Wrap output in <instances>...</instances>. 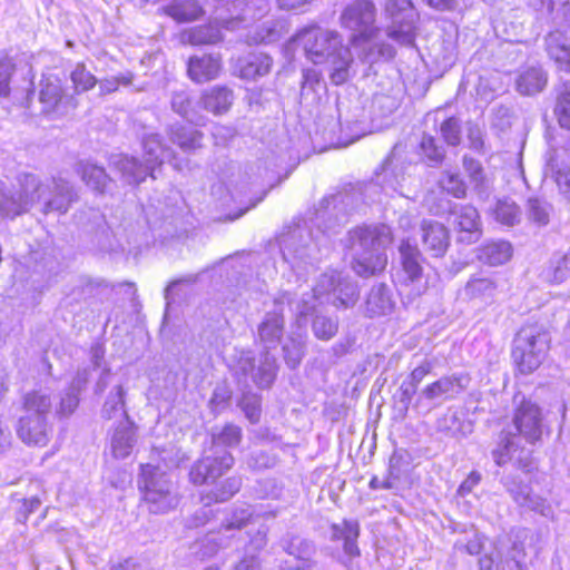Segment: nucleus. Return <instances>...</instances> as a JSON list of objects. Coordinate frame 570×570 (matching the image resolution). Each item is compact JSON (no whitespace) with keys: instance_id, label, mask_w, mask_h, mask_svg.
I'll return each mask as SVG.
<instances>
[{"instance_id":"cd10ccee","label":"nucleus","mask_w":570,"mask_h":570,"mask_svg":"<svg viewBox=\"0 0 570 570\" xmlns=\"http://www.w3.org/2000/svg\"><path fill=\"white\" fill-rule=\"evenodd\" d=\"M219 69V60L213 56L191 57L188 62V75L196 82L214 79Z\"/></svg>"},{"instance_id":"412c9836","label":"nucleus","mask_w":570,"mask_h":570,"mask_svg":"<svg viewBox=\"0 0 570 570\" xmlns=\"http://www.w3.org/2000/svg\"><path fill=\"white\" fill-rule=\"evenodd\" d=\"M567 159L570 160V139L566 147L561 151H554L548 161L560 193L570 200V167L566 164Z\"/></svg>"},{"instance_id":"f704fd0d","label":"nucleus","mask_w":570,"mask_h":570,"mask_svg":"<svg viewBox=\"0 0 570 570\" xmlns=\"http://www.w3.org/2000/svg\"><path fill=\"white\" fill-rule=\"evenodd\" d=\"M170 139L184 151H190L200 147L203 135L190 127L180 125L171 126L169 129Z\"/></svg>"},{"instance_id":"ea45409f","label":"nucleus","mask_w":570,"mask_h":570,"mask_svg":"<svg viewBox=\"0 0 570 570\" xmlns=\"http://www.w3.org/2000/svg\"><path fill=\"white\" fill-rule=\"evenodd\" d=\"M282 547L286 553L304 563L311 561L316 550L312 541L299 537L284 539Z\"/></svg>"},{"instance_id":"39448f33","label":"nucleus","mask_w":570,"mask_h":570,"mask_svg":"<svg viewBox=\"0 0 570 570\" xmlns=\"http://www.w3.org/2000/svg\"><path fill=\"white\" fill-rule=\"evenodd\" d=\"M23 411L16 428L18 438L29 446H46L53 433L50 421L51 394L42 390L27 393L23 397Z\"/></svg>"},{"instance_id":"6e6552de","label":"nucleus","mask_w":570,"mask_h":570,"mask_svg":"<svg viewBox=\"0 0 570 570\" xmlns=\"http://www.w3.org/2000/svg\"><path fill=\"white\" fill-rule=\"evenodd\" d=\"M271 0H219L217 21L230 31L245 29L269 11Z\"/></svg>"},{"instance_id":"ddd939ff","label":"nucleus","mask_w":570,"mask_h":570,"mask_svg":"<svg viewBox=\"0 0 570 570\" xmlns=\"http://www.w3.org/2000/svg\"><path fill=\"white\" fill-rule=\"evenodd\" d=\"M513 424L517 433H507L515 435L517 442L523 438L528 443L533 444L542 435V415L540 407L531 401L522 400L518 405L513 416Z\"/></svg>"},{"instance_id":"c85d7f7f","label":"nucleus","mask_w":570,"mask_h":570,"mask_svg":"<svg viewBox=\"0 0 570 570\" xmlns=\"http://www.w3.org/2000/svg\"><path fill=\"white\" fill-rule=\"evenodd\" d=\"M285 31L284 21L266 20L247 33L246 41L248 45L272 43L281 39Z\"/></svg>"},{"instance_id":"c9c22d12","label":"nucleus","mask_w":570,"mask_h":570,"mask_svg":"<svg viewBox=\"0 0 570 570\" xmlns=\"http://www.w3.org/2000/svg\"><path fill=\"white\" fill-rule=\"evenodd\" d=\"M140 470L139 488L142 492H145V485L153 484H155L156 490L175 488L174 483L168 479L167 474L159 469V466L147 463L141 464Z\"/></svg>"},{"instance_id":"4d7b16f0","label":"nucleus","mask_w":570,"mask_h":570,"mask_svg":"<svg viewBox=\"0 0 570 570\" xmlns=\"http://www.w3.org/2000/svg\"><path fill=\"white\" fill-rule=\"evenodd\" d=\"M444 141L451 146H458L461 142V125L455 117L445 119L440 127Z\"/></svg>"},{"instance_id":"49530a36","label":"nucleus","mask_w":570,"mask_h":570,"mask_svg":"<svg viewBox=\"0 0 570 570\" xmlns=\"http://www.w3.org/2000/svg\"><path fill=\"white\" fill-rule=\"evenodd\" d=\"M440 187L448 194L463 198L466 194V185L458 173L445 170L439 180Z\"/></svg>"},{"instance_id":"052dcab7","label":"nucleus","mask_w":570,"mask_h":570,"mask_svg":"<svg viewBox=\"0 0 570 570\" xmlns=\"http://www.w3.org/2000/svg\"><path fill=\"white\" fill-rule=\"evenodd\" d=\"M253 512L249 508H242L236 510L226 522L223 523V528L226 531L234 529H242L250 520Z\"/></svg>"},{"instance_id":"e2e57ef3","label":"nucleus","mask_w":570,"mask_h":570,"mask_svg":"<svg viewBox=\"0 0 570 570\" xmlns=\"http://www.w3.org/2000/svg\"><path fill=\"white\" fill-rule=\"evenodd\" d=\"M568 259L560 257L556 264L547 272V279L553 283H561L568 275Z\"/></svg>"},{"instance_id":"6ab92c4d","label":"nucleus","mask_w":570,"mask_h":570,"mask_svg":"<svg viewBox=\"0 0 570 570\" xmlns=\"http://www.w3.org/2000/svg\"><path fill=\"white\" fill-rule=\"evenodd\" d=\"M137 442L136 428L134 422L126 417L116 426L111 436V451L115 458H127Z\"/></svg>"},{"instance_id":"b1692460","label":"nucleus","mask_w":570,"mask_h":570,"mask_svg":"<svg viewBox=\"0 0 570 570\" xmlns=\"http://www.w3.org/2000/svg\"><path fill=\"white\" fill-rule=\"evenodd\" d=\"M394 302L385 284L374 285L365 302L366 314L371 317L386 315L392 312Z\"/></svg>"},{"instance_id":"7c9ffc66","label":"nucleus","mask_w":570,"mask_h":570,"mask_svg":"<svg viewBox=\"0 0 570 570\" xmlns=\"http://www.w3.org/2000/svg\"><path fill=\"white\" fill-rule=\"evenodd\" d=\"M62 98L61 80L56 76L43 77L40 81L39 100L45 112L53 111Z\"/></svg>"},{"instance_id":"f8f14e48","label":"nucleus","mask_w":570,"mask_h":570,"mask_svg":"<svg viewBox=\"0 0 570 570\" xmlns=\"http://www.w3.org/2000/svg\"><path fill=\"white\" fill-rule=\"evenodd\" d=\"M234 465L233 455L226 450L210 449V453L195 462L189 471V480L195 485L215 481Z\"/></svg>"},{"instance_id":"680f3d73","label":"nucleus","mask_w":570,"mask_h":570,"mask_svg":"<svg viewBox=\"0 0 570 570\" xmlns=\"http://www.w3.org/2000/svg\"><path fill=\"white\" fill-rule=\"evenodd\" d=\"M501 443L503 444V450H495L492 453L498 465L504 464L508 460V454L520 446L519 442H517L515 435H502Z\"/></svg>"},{"instance_id":"a18cd8bd","label":"nucleus","mask_w":570,"mask_h":570,"mask_svg":"<svg viewBox=\"0 0 570 570\" xmlns=\"http://www.w3.org/2000/svg\"><path fill=\"white\" fill-rule=\"evenodd\" d=\"M463 168L469 176L470 183L473 185L474 189H476L479 193L485 191L487 177L481 163L471 157L464 156Z\"/></svg>"},{"instance_id":"603ef678","label":"nucleus","mask_w":570,"mask_h":570,"mask_svg":"<svg viewBox=\"0 0 570 570\" xmlns=\"http://www.w3.org/2000/svg\"><path fill=\"white\" fill-rule=\"evenodd\" d=\"M222 39L220 30L214 26H200L190 31L189 40L193 45L215 43Z\"/></svg>"},{"instance_id":"f257e3e1","label":"nucleus","mask_w":570,"mask_h":570,"mask_svg":"<svg viewBox=\"0 0 570 570\" xmlns=\"http://www.w3.org/2000/svg\"><path fill=\"white\" fill-rule=\"evenodd\" d=\"M358 298L357 285L342 273L332 271L324 273L309 293H304L294 301L292 294L284 292L274 299V307L266 312L257 327L259 342L266 351L275 348L284 334V305L292 306L298 318L305 317L324 304L335 307L348 308L355 305Z\"/></svg>"},{"instance_id":"2f4dec72","label":"nucleus","mask_w":570,"mask_h":570,"mask_svg":"<svg viewBox=\"0 0 570 570\" xmlns=\"http://www.w3.org/2000/svg\"><path fill=\"white\" fill-rule=\"evenodd\" d=\"M512 256V247L505 240H493L479 249L478 257L481 262L492 266L507 263Z\"/></svg>"},{"instance_id":"a19ab883","label":"nucleus","mask_w":570,"mask_h":570,"mask_svg":"<svg viewBox=\"0 0 570 570\" xmlns=\"http://www.w3.org/2000/svg\"><path fill=\"white\" fill-rule=\"evenodd\" d=\"M242 440V429L235 424H226L222 430L212 433V448L223 450L222 448H233L239 444Z\"/></svg>"},{"instance_id":"0e129e2a","label":"nucleus","mask_w":570,"mask_h":570,"mask_svg":"<svg viewBox=\"0 0 570 570\" xmlns=\"http://www.w3.org/2000/svg\"><path fill=\"white\" fill-rule=\"evenodd\" d=\"M320 87H325L324 83H322L321 72L314 68L304 70L302 91L303 92H305L307 90L316 91V89Z\"/></svg>"},{"instance_id":"13d9d810","label":"nucleus","mask_w":570,"mask_h":570,"mask_svg":"<svg viewBox=\"0 0 570 570\" xmlns=\"http://www.w3.org/2000/svg\"><path fill=\"white\" fill-rule=\"evenodd\" d=\"M173 110L189 121H195V112L191 108V100L186 91L174 92L171 98Z\"/></svg>"},{"instance_id":"6e6d98bb","label":"nucleus","mask_w":570,"mask_h":570,"mask_svg":"<svg viewBox=\"0 0 570 570\" xmlns=\"http://www.w3.org/2000/svg\"><path fill=\"white\" fill-rule=\"evenodd\" d=\"M239 406L252 423L258 422L261 416V397L257 394L244 393L239 401Z\"/></svg>"},{"instance_id":"2eb2a0df","label":"nucleus","mask_w":570,"mask_h":570,"mask_svg":"<svg viewBox=\"0 0 570 570\" xmlns=\"http://www.w3.org/2000/svg\"><path fill=\"white\" fill-rule=\"evenodd\" d=\"M309 237H304L303 230L295 229L291 234L284 235L281 239V250L284 261H286L293 269L298 273L306 265L312 264L313 248L308 243Z\"/></svg>"},{"instance_id":"1a4fd4ad","label":"nucleus","mask_w":570,"mask_h":570,"mask_svg":"<svg viewBox=\"0 0 570 570\" xmlns=\"http://www.w3.org/2000/svg\"><path fill=\"white\" fill-rule=\"evenodd\" d=\"M342 26L352 31L351 41H371L379 37L381 29L376 24V7L370 0H356L341 14Z\"/></svg>"},{"instance_id":"79ce46f5","label":"nucleus","mask_w":570,"mask_h":570,"mask_svg":"<svg viewBox=\"0 0 570 570\" xmlns=\"http://www.w3.org/2000/svg\"><path fill=\"white\" fill-rule=\"evenodd\" d=\"M312 331L316 338L330 341L338 331V321L336 317L317 313L312 322Z\"/></svg>"},{"instance_id":"473e14b6","label":"nucleus","mask_w":570,"mask_h":570,"mask_svg":"<svg viewBox=\"0 0 570 570\" xmlns=\"http://www.w3.org/2000/svg\"><path fill=\"white\" fill-rule=\"evenodd\" d=\"M163 10L178 22L196 20L204 13L202 7L195 0H175L164 7Z\"/></svg>"},{"instance_id":"5701e85b","label":"nucleus","mask_w":570,"mask_h":570,"mask_svg":"<svg viewBox=\"0 0 570 570\" xmlns=\"http://www.w3.org/2000/svg\"><path fill=\"white\" fill-rule=\"evenodd\" d=\"M76 173L82 181L97 193L104 194L111 181L105 168L94 163L80 160L76 165Z\"/></svg>"},{"instance_id":"58836bf2","label":"nucleus","mask_w":570,"mask_h":570,"mask_svg":"<svg viewBox=\"0 0 570 570\" xmlns=\"http://www.w3.org/2000/svg\"><path fill=\"white\" fill-rule=\"evenodd\" d=\"M240 487L242 479L239 476L227 478L216 490L203 495L202 501L205 505H209L212 502H226L240 490Z\"/></svg>"},{"instance_id":"37998d69","label":"nucleus","mask_w":570,"mask_h":570,"mask_svg":"<svg viewBox=\"0 0 570 570\" xmlns=\"http://www.w3.org/2000/svg\"><path fill=\"white\" fill-rule=\"evenodd\" d=\"M552 206L544 199L533 197L529 198L527 215L528 218L538 225H547L550 220Z\"/></svg>"},{"instance_id":"423d86ee","label":"nucleus","mask_w":570,"mask_h":570,"mask_svg":"<svg viewBox=\"0 0 570 570\" xmlns=\"http://www.w3.org/2000/svg\"><path fill=\"white\" fill-rule=\"evenodd\" d=\"M550 335L542 326H523L514 340L512 356L520 372L532 373L544 361L550 348Z\"/></svg>"},{"instance_id":"0eeeda50","label":"nucleus","mask_w":570,"mask_h":570,"mask_svg":"<svg viewBox=\"0 0 570 570\" xmlns=\"http://www.w3.org/2000/svg\"><path fill=\"white\" fill-rule=\"evenodd\" d=\"M384 13L390 21L385 27L387 38L401 46H413L419 13L412 2L410 0H390L385 4Z\"/></svg>"},{"instance_id":"4c0bfd02","label":"nucleus","mask_w":570,"mask_h":570,"mask_svg":"<svg viewBox=\"0 0 570 570\" xmlns=\"http://www.w3.org/2000/svg\"><path fill=\"white\" fill-rule=\"evenodd\" d=\"M101 415L107 420H111L117 416H120L121 420L129 417L125 409V390L121 385H117L115 390L110 392L102 406Z\"/></svg>"},{"instance_id":"4468645a","label":"nucleus","mask_w":570,"mask_h":570,"mask_svg":"<svg viewBox=\"0 0 570 570\" xmlns=\"http://www.w3.org/2000/svg\"><path fill=\"white\" fill-rule=\"evenodd\" d=\"M400 261L403 271V282L413 286L416 295L422 294L426 289V282L423 281V262L424 258L415 244H411L409 239L402 240L399 246Z\"/></svg>"},{"instance_id":"c756f323","label":"nucleus","mask_w":570,"mask_h":570,"mask_svg":"<svg viewBox=\"0 0 570 570\" xmlns=\"http://www.w3.org/2000/svg\"><path fill=\"white\" fill-rule=\"evenodd\" d=\"M547 85V75L541 68L531 67L522 71L517 80L518 92L524 96H532L543 90Z\"/></svg>"},{"instance_id":"a211bd4d","label":"nucleus","mask_w":570,"mask_h":570,"mask_svg":"<svg viewBox=\"0 0 570 570\" xmlns=\"http://www.w3.org/2000/svg\"><path fill=\"white\" fill-rule=\"evenodd\" d=\"M421 229L425 249L434 257L443 256L449 246L448 229L441 223L434 220H423Z\"/></svg>"},{"instance_id":"864d4df0","label":"nucleus","mask_w":570,"mask_h":570,"mask_svg":"<svg viewBox=\"0 0 570 570\" xmlns=\"http://www.w3.org/2000/svg\"><path fill=\"white\" fill-rule=\"evenodd\" d=\"M420 147L429 163V166H438L442 163L444 158V150L435 144V139L432 136L423 135Z\"/></svg>"},{"instance_id":"3c124183","label":"nucleus","mask_w":570,"mask_h":570,"mask_svg":"<svg viewBox=\"0 0 570 570\" xmlns=\"http://www.w3.org/2000/svg\"><path fill=\"white\" fill-rule=\"evenodd\" d=\"M284 358L291 368H295L305 355V343L302 338H291L284 346Z\"/></svg>"},{"instance_id":"f03ea898","label":"nucleus","mask_w":570,"mask_h":570,"mask_svg":"<svg viewBox=\"0 0 570 570\" xmlns=\"http://www.w3.org/2000/svg\"><path fill=\"white\" fill-rule=\"evenodd\" d=\"M18 186L6 188L0 180V217L14 219L26 214L36 204H41L43 214H66L79 198L73 185L62 177H51L42 181L33 174H21Z\"/></svg>"},{"instance_id":"72a5a7b5","label":"nucleus","mask_w":570,"mask_h":570,"mask_svg":"<svg viewBox=\"0 0 570 570\" xmlns=\"http://www.w3.org/2000/svg\"><path fill=\"white\" fill-rule=\"evenodd\" d=\"M497 283L484 276H473L465 285L464 294L470 299L487 302L495 295Z\"/></svg>"},{"instance_id":"de8ad7c7","label":"nucleus","mask_w":570,"mask_h":570,"mask_svg":"<svg viewBox=\"0 0 570 570\" xmlns=\"http://www.w3.org/2000/svg\"><path fill=\"white\" fill-rule=\"evenodd\" d=\"M494 216L500 223L513 226L520 220V209L514 202L501 199L495 205Z\"/></svg>"},{"instance_id":"09e8293b","label":"nucleus","mask_w":570,"mask_h":570,"mask_svg":"<svg viewBox=\"0 0 570 570\" xmlns=\"http://www.w3.org/2000/svg\"><path fill=\"white\" fill-rule=\"evenodd\" d=\"M559 124L570 130V81L562 83L556 106Z\"/></svg>"},{"instance_id":"393cba45","label":"nucleus","mask_w":570,"mask_h":570,"mask_svg":"<svg viewBox=\"0 0 570 570\" xmlns=\"http://www.w3.org/2000/svg\"><path fill=\"white\" fill-rule=\"evenodd\" d=\"M548 55L556 61L558 67L570 71V43L568 38L560 31L550 32L546 38Z\"/></svg>"},{"instance_id":"69168bd1","label":"nucleus","mask_w":570,"mask_h":570,"mask_svg":"<svg viewBox=\"0 0 570 570\" xmlns=\"http://www.w3.org/2000/svg\"><path fill=\"white\" fill-rule=\"evenodd\" d=\"M434 362L432 360L425 358L421 364L414 367L409 376V381L411 384L416 387L423 381V379L433 370Z\"/></svg>"},{"instance_id":"a878e982","label":"nucleus","mask_w":570,"mask_h":570,"mask_svg":"<svg viewBox=\"0 0 570 570\" xmlns=\"http://www.w3.org/2000/svg\"><path fill=\"white\" fill-rule=\"evenodd\" d=\"M145 163L150 167L153 173L156 167L160 166L165 160H170L173 153L170 148L165 147L158 134L147 135L142 140Z\"/></svg>"},{"instance_id":"aec40b11","label":"nucleus","mask_w":570,"mask_h":570,"mask_svg":"<svg viewBox=\"0 0 570 570\" xmlns=\"http://www.w3.org/2000/svg\"><path fill=\"white\" fill-rule=\"evenodd\" d=\"M144 500L151 513H166L175 509L179 503L176 488L156 490L155 484L145 485Z\"/></svg>"},{"instance_id":"8fccbe9b","label":"nucleus","mask_w":570,"mask_h":570,"mask_svg":"<svg viewBox=\"0 0 570 570\" xmlns=\"http://www.w3.org/2000/svg\"><path fill=\"white\" fill-rule=\"evenodd\" d=\"M70 78L77 92L88 91L97 83V78L86 69L83 63L76 65Z\"/></svg>"},{"instance_id":"4be33fe9","label":"nucleus","mask_w":570,"mask_h":570,"mask_svg":"<svg viewBox=\"0 0 570 570\" xmlns=\"http://www.w3.org/2000/svg\"><path fill=\"white\" fill-rule=\"evenodd\" d=\"M504 485L519 505L525 507L543 517H550L552 514L551 505L547 503L544 499L531 494L528 485H515L509 482V480L504 482Z\"/></svg>"},{"instance_id":"dca6fc26","label":"nucleus","mask_w":570,"mask_h":570,"mask_svg":"<svg viewBox=\"0 0 570 570\" xmlns=\"http://www.w3.org/2000/svg\"><path fill=\"white\" fill-rule=\"evenodd\" d=\"M110 166L120 175V179L127 185H139L147 176L155 178L150 167L146 163H140L134 156L117 155L112 157Z\"/></svg>"},{"instance_id":"7ed1b4c3","label":"nucleus","mask_w":570,"mask_h":570,"mask_svg":"<svg viewBox=\"0 0 570 570\" xmlns=\"http://www.w3.org/2000/svg\"><path fill=\"white\" fill-rule=\"evenodd\" d=\"M292 41L303 48L306 58L313 63L330 65V78L334 85L348 80L353 57L336 31L309 27L298 32Z\"/></svg>"},{"instance_id":"bb28decb","label":"nucleus","mask_w":570,"mask_h":570,"mask_svg":"<svg viewBox=\"0 0 570 570\" xmlns=\"http://www.w3.org/2000/svg\"><path fill=\"white\" fill-rule=\"evenodd\" d=\"M233 99V92L228 88L213 87L203 92L200 101L207 111L222 115L229 110Z\"/></svg>"},{"instance_id":"774afa93","label":"nucleus","mask_w":570,"mask_h":570,"mask_svg":"<svg viewBox=\"0 0 570 570\" xmlns=\"http://www.w3.org/2000/svg\"><path fill=\"white\" fill-rule=\"evenodd\" d=\"M129 82L130 78L125 76L104 79L99 82L100 92L102 95L115 92L119 85H128Z\"/></svg>"},{"instance_id":"c03bdc74","label":"nucleus","mask_w":570,"mask_h":570,"mask_svg":"<svg viewBox=\"0 0 570 570\" xmlns=\"http://www.w3.org/2000/svg\"><path fill=\"white\" fill-rule=\"evenodd\" d=\"M404 169H405V163L402 158L400 147L396 145V146H394L390 156L385 159V161L382 165V174H381V175H383L382 183L385 181V179L389 175H393L394 179H395V184H399L400 178H403Z\"/></svg>"},{"instance_id":"f3484780","label":"nucleus","mask_w":570,"mask_h":570,"mask_svg":"<svg viewBox=\"0 0 570 570\" xmlns=\"http://www.w3.org/2000/svg\"><path fill=\"white\" fill-rule=\"evenodd\" d=\"M454 224L459 232V240L475 243L481 236L480 217L478 210L469 205L460 206L453 213Z\"/></svg>"},{"instance_id":"9b49d317","label":"nucleus","mask_w":570,"mask_h":570,"mask_svg":"<svg viewBox=\"0 0 570 570\" xmlns=\"http://www.w3.org/2000/svg\"><path fill=\"white\" fill-rule=\"evenodd\" d=\"M470 384V377L464 373H454L445 375L428 384L419 393L414 407L429 412L433 405L442 401L455 399L464 392Z\"/></svg>"},{"instance_id":"bf43d9fd","label":"nucleus","mask_w":570,"mask_h":570,"mask_svg":"<svg viewBox=\"0 0 570 570\" xmlns=\"http://www.w3.org/2000/svg\"><path fill=\"white\" fill-rule=\"evenodd\" d=\"M16 70V65L12 58L6 57L0 60V97H8L10 95V79Z\"/></svg>"},{"instance_id":"e433bc0d","label":"nucleus","mask_w":570,"mask_h":570,"mask_svg":"<svg viewBox=\"0 0 570 570\" xmlns=\"http://www.w3.org/2000/svg\"><path fill=\"white\" fill-rule=\"evenodd\" d=\"M273 60L265 53L252 55L240 67V76L245 79H255L271 71Z\"/></svg>"},{"instance_id":"5fc2aeb1","label":"nucleus","mask_w":570,"mask_h":570,"mask_svg":"<svg viewBox=\"0 0 570 570\" xmlns=\"http://www.w3.org/2000/svg\"><path fill=\"white\" fill-rule=\"evenodd\" d=\"M535 10L547 9L548 13L557 11L563 19L570 16L569 0H528Z\"/></svg>"},{"instance_id":"9d476101","label":"nucleus","mask_w":570,"mask_h":570,"mask_svg":"<svg viewBox=\"0 0 570 570\" xmlns=\"http://www.w3.org/2000/svg\"><path fill=\"white\" fill-rule=\"evenodd\" d=\"M276 372V358L269 351L262 352L258 357H255L250 351H242L235 365V375L239 383L247 385L250 380L261 389L271 386Z\"/></svg>"},{"instance_id":"338daca9","label":"nucleus","mask_w":570,"mask_h":570,"mask_svg":"<svg viewBox=\"0 0 570 570\" xmlns=\"http://www.w3.org/2000/svg\"><path fill=\"white\" fill-rule=\"evenodd\" d=\"M79 393L67 390V392L61 396L59 413L62 415H70L77 409L79 404Z\"/></svg>"},{"instance_id":"20e7f679","label":"nucleus","mask_w":570,"mask_h":570,"mask_svg":"<svg viewBox=\"0 0 570 570\" xmlns=\"http://www.w3.org/2000/svg\"><path fill=\"white\" fill-rule=\"evenodd\" d=\"M392 240V230L386 225L357 227L348 232L347 246L354 272L360 276L382 272L387 264L385 248Z\"/></svg>"}]
</instances>
